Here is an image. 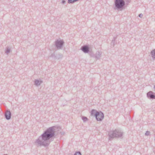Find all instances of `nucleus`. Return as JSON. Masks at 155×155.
Returning a JSON list of instances; mask_svg holds the SVG:
<instances>
[{
    "mask_svg": "<svg viewBox=\"0 0 155 155\" xmlns=\"http://www.w3.org/2000/svg\"><path fill=\"white\" fill-rule=\"evenodd\" d=\"M61 128L59 127L53 126L48 128L40 136L35 140V143L37 147L48 146L53 137H54L55 134L60 133L61 135H64V132H61Z\"/></svg>",
    "mask_w": 155,
    "mask_h": 155,
    "instance_id": "1",
    "label": "nucleus"
},
{
    "mask_svg": "<svg viewBox=\"0 0 155 155\" xmlns=\"http://www.w3.org/2000/svg\"><path fill=\"white\" fill-rule=\"evenodd\" d=\"M130 2V0H115L114 9L121 11L125 9V5H128Z\"/></svg>",
    "mask_w": 155,
    "mask_h": 155,
    "instance_id": "2",
    "label": "nucleus"
},
{
    "mask_svg": "<svg viewBox=\"0 0 155 155\" xmlns=\"http://www.w3.org/2000/svg\"><path fill=\"white\" fill-rule=\"evenodd\" d=\"M123 134V132L118 130H111L108 133L110 138H113L115 137L120 138L122 136Z\"/></svg>",
    "mask_w": 155,
    "mask_h": 155,
    "instance_id": "3",
    "label": "nucleus"
},
{
    "mask_svg": "<svg viewBox=\"0 0 155 155\" xmlns=\"http://www.w3.org/2000/svg\"><path fill=\"white\" fill-rule=\"evenodd\" d=\"M95 117L97 121H101L104 118V114L102 111H98L96 113Z\"/></svg>",
    "mask_w": 155,
    "mask_h": 155,
    "instance_id": "4",
    "label": "nucleus"
},
{
    "mask_svg": "<svg viewBox=\"0 0 155 155\" xmlns=\"http://www.w3.org/2000/svg\"><path fill=\"white\" fill-rule=\"evenodd\" d=\"M64 42L63 40H57L55 41V45L56 47L58 49H61L63 46Z\"/></svg>",
    "mask_w": 155,
    "mask_h": 155,
    "instance_id": "5",
    "label": "nucleus"
},
{
    "mask_svg": "<svg viewBox=\"0 0 155 155\" xmlns=\"http://www.w3.org/2000/svg\"><path fill=\"white\" fill-rule=\"evenodd\" d=\"M102 55V52L99 51H97L94 54H91V57L94 58L96 60L100 59Z\"/></svg>",
    "mask_w": 155,
    "mask_h": 155,
    "instance_id": "6",
    "label": "nucleus"
},
{
    "mask_svg": "<svg viewBox=\"0 0 155 155\" xmlns=\"http://www.w3.org/2000/svg\"><path fill=\"white\" fill-rule=\"evenodd\" d=\"M147 97L150 99H155V93L150 91L147 93Z\"/></svg>",
    "mask_w": 155,
    "mask_h": 155,
    "instance_id": "7",
    "label": "nucleus"
},
{
    "mask_svg": "<svg viewBox=\"0 0 155 155\" xmlns=\"http://www.w3.org/2000/svg\"><path fill=\"white\" fill-rule=\"evenodd\" d=\"M4 116L5 118L7 120H9L11 118L12 114L10 111L8 110H7Z\"/></svg>",
    "mask_w": 155,
    "mask_h": 155,
    "instance_id": "8",
    "label": "nucleus"
},
{
    "mask_svg": "<svg viewBox=\"0 0 155 155\" xmlns=\"http://www.w3.org/2000/svg\"><path fill=\"white\" fill-rule=\"evenodd\" d=\"M81 50L84 53H88L89 52V48L87 45L82 46L81 48Z\"/></svg>",
    "mask_w": 155,
    "mask_h": 155,
    "instance_id": "9",
    "label": "nucleus"
},
{
    "mask_svg": "<svg viewBox=\"0 0 155 155\" xmlns=\"http://www.w3.org/2000/svg\"><path fill=\"white\" fill-rule=\"evenodd\" d=\"M34 82L35 84L37 86H39L42 83V81L36 79L35 80Z\"/></svg>",
    "mask_w": 155,
    "mask_h": 155,
    "instance_id": "10",
    "label": "nucleus"
},
{
    "mask_svg": "<svg viewBox=\"0 0 155 155\" xmlns=\"http://www.w3.org/2000/svg\"><path fill=\"white\" fill-rule=\"evenodd\" d=\"M151 56L153 60H155V49L152 50L150 52Z\"/></svg>",
    "mask_w": 155,
    "mask_h": 155,
    "instance_id": "11",
    "label": "nucleus"
},
{
    "mask_svg": "<svg viewBox=\"0 0 155 155\" xmlns=\"http://www.w3.org/2000/svg\"><path fill=\"white\" fill-rule=\"evenodd\" d=\"M98 111H97L94 109H92L91 112V116H94L95 117V114L97 112H98Z\"/></svg>",
    "mask_w": 155,
    "mask_h": 155,
    "instance_id": "12",
    "label": "nucleus"
},
{
    "mask_svg": "<svg viewBox=\"0 0 155 155\" xmlns=\"http://www.w3.org/2000/svg\"><path fill=\"white\" fill-rule=\"evenodd\" d=\"M63 57V55L61 54H58L57 56H55V58L58 59H59L60 58H61Z\"/></svg>",
    "mask_w": 155,
    "mask_h": 155,
    "instance_id": "13",
    "label": "nucleus"
},
{
    "mask_svg": "<svg viewBox=\"0 0 155 155\" xmlns=\"http://www.w3.org/2000/svg\"><path fill=\"white\" fill-rule=\"evenodd\" d=\"M77 1L78 0H68V3L69 4L73 3Z\"/></svg>",
    "mask_w": 155,
    "mask_h": 155,
    "instance_id": "14",
    "label": "nucleus"
},
{
    "mask_svg": "<svg viewBox=\"0 0 155 155\" xmlns=\"http://www.w3.org/2000/svg\"><path fill=\"white\" fill-rule=\"evenodd\" d=\"M82 119L83 120L84 122H86L88 120V119L87 117H85L83 116L82 117Z\"/></svg>",
    "mask_w": 155,
    "mask_h": 155,
    "instance_id": "15",
    "label": "nucleus"
},
{
    "mask_svg": "<svg viewBox=\"0 0 155 155\" xmlns=\"http://www.w3.org/2000/svg\"><path fill=\"white\" fill-rule=\"evenodd\" d=\"M10 52V49L8 48H7L6 49L5 53L7 54H8Z\"/></svg>",
    "mask_w": 155,
    "mask_h": 155,
    "instance_id": "16",
    "label": "nucleus"
},
{
    "mask_svg": "<svg viewBox=\"0 0 155 155\" xmlns=\"http://www.w3.org/2000/svg\"><path fill=\"white\" fill-rule=\"evenodd\" d=\"M150 132L149 131H147L146 132L145 134V135H146V136H148L150 135Z\"/></svg>",
    "mask_w": 155,
    "mask_h": 155,
    "instance_id": "17",
    "label": "nucleus"
},
{
    "mask_svg": "<svg viewBox=\"0 0 155 155\" xmlns=\"http://www.w3.org/2000/svg\"><path fill=\"white\" fill-rule=\"evenodd\" d=\"M74 155H81V153L79 152H77L74 154Z\"/></svg>",
    "mask_w": 155,
    "mask_h": 155,
    "instance_id": "18",
    "label": "nucleus"
},
{
    "mask_svg": "<svg viewBox=\"0 0 155 155\" xmlns=\"http://www.w3.org/2000/svg\"><path fill=\"white\" fill-rule=\"evenodd\" d=\"M139 16L140 17V18H142L143 16V15L141 13V14H140L139 15Z\"/></svg>",
    "mask_w": 155,
    "mask_h": 155,
    "instance_id": "19",
    "label": "nucleus"
},
{
    "mask_svg": "<svg viewBox=\"0 0 155 155\" xmlns=\"http://www.w3.org/2000/svg\"><path fill=\"white\" fill-rule=\"evenodd\" d=\"M65 2H66V1L64 0H62L61 2V3H62L63 4H65Z\"/></svg>",
    "mask_w": 155,
    "mask_h": 155,
    "instance_id": "20",
    "label": "nucleus"
},
{
    "mask_svg": "<svg viewBox=\"0 0 155 155\" xmlns=\"http://www.w3.org/2000/svg\"><path fill=\"white\" fill-rule=\"evenodd\" d=\"M115 38H114L112 40V42H113L114 43L115 41Z\"/></svg>",
    "mask_w": 155,
    "mask_h": 155,
    "instance_id": "21",
    "label": "nucleus"
},
{
    "mask_svg": "<svg viewBox=\"0 0 155 155\" xmlns=\"http://www.w3.org/2000/svg\"><path fill=\"white\" fill-rule=\"evenodd\" d=\"M53 54H52V56H53Z\"/></svg>",
    "mask_w": 155,
    "mask_h": 155,
    "instance_id": "22",
    "label": "nucleus"
},
{
    "mask_svg": "<svg viewBox=\"0 0 155 155\" xmlns=\"http://www.w3.org/2000/svg\"><path fill=\"white\" fill-rule=\"evenodd\" d=\"M4 155H7V154H4Z\"/></svg>",
    "mask_w": 155,
    "mask_h": 155,
    "instance_id": "23",
    "label": "nucleus"
}]
</instances>
